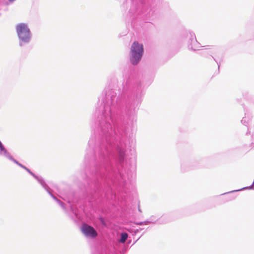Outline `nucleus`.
<instances>
[{
	"instance_id": "nucleus-1",
	"label": "nucleus",
	"mask_w": 254,
	"mask_h": 254,
	"mask_svg": "<svg viewBox=\"0 0 254 254\" xmlns=\"http://www.w3.org/2000/svg\"><path fill=\"white\" fill-rule=\"evenodd\" d=\"M143 53V47L142 44L137 42H134L130 49V62L133 64H136L141 60Z\"/></svg>"
},
{
	"instance_id": "nucleus-2",
	"label": "nucleus",
	"mask_w": 254,
	"mask_h": 254,
	"mask_svg": "<svg viewBox=\"0 0 254 254\" xmlns=\"http://www.w3.org/2000/svg\"><path fill=\"white\" fill-rule=\"evenodd\" d=\"M18 37L22 41L27 42L30 39V32L27 25L25 23H19L16 27Z\"/></svg>"
},
{
	"instance_id": "nucleus-3",
	"label": "nucleus",
	"mask_w": 254,
	"mask_h": 254,
	"mask_svg": "<svg viewBox=\"0 0 254 254\" xmlns=\"http://www.w3.org/2000/svg\"><path fill=\"white\" fill-rule=\"evenodd\" d=\"M81 231L86 237L94 238L97 236V233L94 228L86 224H83Z\"/></svg>"
},
{
	"instance_id": "nucleus-4",
	"label": "nucleus",
	"mask_w": 254,
	"mask_h": 254,
	"mask_svg": "<svg viewBox=\"0 0 254 254\" xmlns=\"http://www.w3.org/2000/svg\"><path fill=\"white\" fill-rule=\"evenodd\" d=\"M128 235L126 233H123L121 234V238L120 242L122 243H124L127 240Z\"/></svg>"
},
{
	"instance_id": "nucleus-5",
	"label": "nucleus",
	"mask_w": 254,
	"mask_h": 254,
	"mask_svg": "<svg viewBox=\"0 0 254 254\" xmlns=\"http://www.w3.org/2000/svg\"><path fill=\"white\" fill-rule=\"evenodd\" d=\"M0 149L1 151H3L4 152H6V150L2 145L1 142L0 141Z\"/></svg>"
},
{
	"instance_id": "nucleus-6",
	"label": "nucleus",
	"mask_w": 254,
	"mask_h": 254,
	"mask_svg": "<svg viewBox=\"0 0 254 254\" xmlns=\"http://www.w3.org/2000/svg\"><path fill=\"white\" fill-rule=\"evenodd\" d=\"M138 209L139 211L141 212V210L140 209L139 204H138Z\"/></svg>"
},
{
	"instance_id": "nucleus-7",
	"label": "nucleus",
	"mask_w": 254,
	"mask_h": 254,
	"mask_svg": "<svg viewBox=\"0 0 254 254\" xmlns=\"http://www.w3.org/2000/svg\"><path fill=\"white\" fill-rule=\"evenodd\" d=\"M9 1H11V2H12L13 1H14L15 0H8Z\"/></svg>"
}]
</instances>
